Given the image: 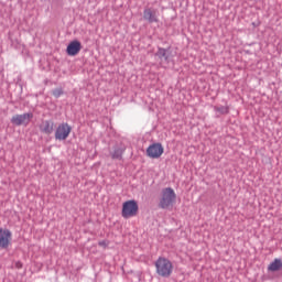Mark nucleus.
Returning a JSON list of instances; mask_svg holds the SVG:
<instances>
[{"label": "nucleus", "instance_id": "obj_11", "mask_svg": "<svg viewBox=\"0 0 282 282\" xmlns=\"http://www.w3.org/2000/svg\"><path fill=\"white\" fill-rule=\"evenodd\" d=\"M282 270V259L280 258H275L274 261H272L269 267H268V271L269 272H279Z\"/></svg>", "mask_w": 282, "mask_h": 282}, {"label": "nucleus", "instance_id": "obj_8", "mask_svg": "<svg viewBox=\"0 0 282 282\" xmlns=\"http://www.w3.org/2000/svg\"><path fill=\"white\" fill-rule=\"evenodd\" d=\"M80 50H82L80 42L75 40L68 44L66 52H67L68 56H77V54L80 52Z\"/></svg>", "mask_w": 282, "mask_h": 282}, {"label": "nucleus", "instance_id": "obj_4", "mask_svg": "<svg viewBox=\"0 0 282 282\" xmlns=\"http://www.w3.org/2000/svg\"><path fill=\"white\" fill-rule=\"evenodd\" d=\"M33 119V113L14 115L11 118V123L15 127H28L30 121Z\"/></svg>", "mask_w": 282, "mask_h": 282}, {"label": "nucleus", "instance_id": "obj_10", "mask_svg": "<svg viewBox=\"0 0 282 282\" xmlns=\"http://www.w3.org/2000/svg\"><path fill=\"white\" fill-rule=\"evenodd\" d=\"M40 130L43 134L51 135L54 131V123L48 120L42 121Z\"/></svg>", "mask_w": 282, "mask_h": 282}, {"label": "nucleus", "instance_id": "obj_9", "mask_svg": "<svg viewBox=\"0 0 282 282\" xmlns=\"http://www.w3.org/2000/svg\"><path fill=\"white\" fill-rule=\"evenodd\" d=\"M143 19L150 23L159 22L156 10L152 8H145L143 11Z\"/></svg>", "mask_w": 282, "mask_h": 282}, {"label": "nucleus", "instance_id": "obj_16", "mask_svg": "<svg viewBox=\"0 0 282 282\" xmlns=\"http://www.w3.org/2000/svg\"><path fill=\"white\" fill-rule=\"evenodd\" d=\"M120 156L121 154H116V153L112 154V159H119Z\"/></svg>", "mask_w": 282, "mask_h": 282}, {"label": "nucleus", "instance_id": "obj_17", "mask_svg": "<svg viewBox=\"0 0 282 282\" xmlns=\"http://www.w3.org/2000/svg\"><path fill=\"white\" fill-rule=\"evenodd\" d=\"M17 268L18 269H21L22 268V264L20 262L17 263Z\"/></svg>", "mask_w": 282, "mask_h": 282}, {"label": "nucleus", "instance_id": "obj_12", "mask_svg": "<svg viewBox=\"0 0 282 282\" xmlns=\"http://www.w3.org/2000/svg\"><path fill=\"white\" fill-rule=\"evenodd\" d=\"M64 91L62 88H55L53 91H52V95L54 96V98H59V96H63Z\"/></svg>", "mask_w": 282, "mask_h": 282}, {"label": "nucleus", "instance_id": "obj_7", "mask_svg": "<svg viewBox=\"0 0 282 282\" xmlns=\"http://www.w3.org/2000/svg\"><path fill=\"white\" fill-rule=\"evenodd\" d=\"M12 234L9 229L0 228V248L8 249L11 245Z\"/></svg>", "mask_w": 282, "mask_h": 282}, {"label": "nucleus", "instance_id": "obj_6", "mask_svg": "<svg viewBox=\"0 0 282 282\" xmlns=\"http://www.w3.org/2000/svg\"><path fill=\"white\" fill-rule=\"evenodd\" d=\"M163 153H164V148L162 147L161 143H153L147 150L148 158L152 160L160 159L163 155Z\"/></svg>", "mask_w": 282, "mask_h": 282}, {"label": "nucleus", "instance_id": "obj_14", "mask_svg": "<svg viewBox=\"0 0 282 282\" xmlns=\"http://www.w3.org/2000/svg\"><path fill=\"white\" fill-rule=\"evenodd\" d=\"M216 111L221 113V115H228L229 108L228 107H220V108H217Z\"/></svg>", "mask_w": 282, "mask_h": 282}, {"label": "nucleus", "instance_id": "obj_2", "mask_svg": "<svg viewBox=\"0 0 282 282\" xmlns=\"http://www.w3.org/2000/svg\"><path fill=\"white\" fill-rule=\"evenodd\" d=\"M156 273L162 278H170L173 273V263L163 257H160L155 262Z\"/></svg>", "mask_w": 282, "mask_h": 282}, {"label": "nucleus", "instance_id": "obj_1", "mask_svg": "<svg viewBox=\"0 0 282 282\" xmlns=\"http://www.w3.org/2000/svg\"><path fill=\"white\" fill-rule=\"evenodd\" d=\"M176 200V194L172 187L163 188L161 198H160V208L161 209H170L173 207Z\"/></svg>", "mask_w": 282, "mask_h": 282}, {"label": "nucleus", "instance_id": "obj_3", "mask_svg": "<svg viewBox=\"0 0 282 282\" xmlns=\"http://www.w3.org/2000/svg\"><path fill=\"white\" fill-rule=\"evenodd\" d=\"M139 206L137 200L130 199L122 204L121 216L124 219H130L138 216Z\"/></svg>", "mask_w": 282, "mask_h": 282}, {"label": "nucleus", "instance_id": "obj_5", "mask_svg": "<svg viewBox=\"0 0 282 282\" xmlns=\"http://www.w3.org/2000/svg\"><path fill=\"white\" fill-rule=\"evenodd\" d=\"M72 132L68 123H61L55 131V140L65 141Z\"/></svg>", "mask_w": 282, "mask_h": 282}, {"label": "nucleus", "instance_id": "obj_15", "mask_svg": "<svg viewBox=\"0 0 282 282\" xmlns=\"http://www.w3.org/2000/svg\"><path fill=\"white\" fill-rule=\"evenodd\" d=\"M108 245H109V242H108L107 240H101V241H99V246H100V247L107 248Z\"/></svg>", "mask_w": 282, "mask_h": 282}, {"label": "nucleus", "instance_id": "obj_13", "mask_svg": "<svg viewBox=\"0 0 282 282\" xmlns=\"http://www.w3.org/2000/svg\"><path fill=\"white\" fill-rule=\"evenodd\" d=\"M167 51L164 50V48H160L159 52H158V55L161 57V58H164L165 61H167Z\"/></svg>", "mask_w": 282, "mask_h": 282}]
</instances>
